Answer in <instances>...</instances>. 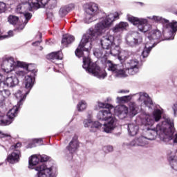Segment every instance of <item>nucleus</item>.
<instances>
[{
	"label": "nucleus",
	"instance_id": "obj_23",
	"mask_svg": "<svg viewBox=\"0 0 177 177\" xmlns=\"http://www.w3.org/2000/svg\"><path fill=\"white\" fill-rule=\"evenodd\" d=\"M20 151L15 149L12 153L7 157V161L10 162V164H16V162H19L20 161Z\"/></svg>",
	"mask_w": 177,
	"mask_h": 177
},
{
	"label": "nucleus",
	"instance_id": "obj_54",
	"mask_svg": "<svg viewBox=\"0 0 177 177\" xmlns=\"http://www.w3.org/2000/svg\"><path fill=\"white\" fill-rule=\"evenodd\" d=\"M28 3H30L31 0H28Z\"/></svg>",
	"mask_w": 177,
	"mask_h": 177
},
{
	"label": "nucleus",
	"instance_id": "obj_13",
	"mask_svg": "<svg viewBox=\"0 0 177 177\" xmlns=\"http://www.w3.org/2000/svg\"><path fill=\"white\" fill-rule=\"evenodd\" d=\"M12 75L6 76L5 74L0 73V84H3L8 88H15L19 85V78H24V77L16 76V73L12 72Z\"/></svg>",
	"mask_w": 177,
	"mask_h": 177
},
{
	"label": "nucleus",
	"instance_id": "obj_33",
	"mask_svg": "<svg viewBox=\"0 0 177 177\" xmlns=\"http://www.w3.org/2000/svg\"><path fill=\"white\" fill-rule=\"evenodd\" d=\"M169 161L170 162L171 167L174 171H177V157L176 156H171L169 158Z\"/></svg>",
	"mask_w": 177,
	"mask_h": 177
},
{
	"label": "nucleus",
	"instance_id": "obj_37",
	"mask_svg": "<svg viewBox=\"0 0 177 177\" xmlns=\"http://www.w3.org/2000/svg\"><path fill=\"white\" fill-rule=\"evenodd\" d=\"M97 106L100 109H114V106H111L110 104H106V103L100 102H98Z\"/></svg>",
	"mask_w": 177,
	"mask_h": 177
},
{
	"label": "nucleus",
	"instance_id": "obj_12",
	"mask_svg": "<svg viewBox=\"0 0 177 177\" xmlns=\"http://www.w3.org/2000/svg\"><path fill=\"white\" fill-rule=\"evenodd\" d=\"M127 20L132 23L133 26H137L139 31L141 32H147L151 30V25L149 24L147 19L138 18L132 15H127Z\"/></svg>",
	"mask_w": 177,
	"mask_h": 177
},
{
	"label": "nucleus",
	"instance_id": "obj_29",
	"mask_svg": "<svg viewBox=\"0 0 177 177\" xmlns=\"http://www.w3.org/2000/svg\"><path fill=\"white\" fill-rule=\"evenodd\" d=\"M153 48H154V46H153V44H150V43H147V41H145V46L141 54L142 57L143 58L147 57Z\"/></svg>",
	"mask_w": 177,
	"mask_h": 177
},
{
	"label": "nucleus",
	"instance_id": "obj_18",
	"mask_svg": "<svg viewBox=\"0 0 177 177\" xmlns=\"http://www.w3.org/2000/svg\"><path fill=\"white\" fill-rule=\"evenodd\" d=\"M114 44V36L110 33H106L100 39V44L103 49L109 50Z\"/></svg>",
	"mask_w": 177,
	"mask_h": 177
},
{
	"label": "nucleus",
	"instance_id": "obj_8",
	"mask_svg": "<svg viewBox=\"0 0 177 177\" xmlns=\"http://www.w3.org/2000/svg\"><path fill=\"white\" fill-rule=\"evenodd\" d=\"M162 115V109H156L153 110L151 115L143 112L140 115V118L142 125L145 127H153L154 122H158L161 120Z\"/></svg>",
	"mask_w": 177,
	"mask_h": 177
},
{
	"label": "nucleus",
	"instance_id": "obj_51",
	"mask_svg": "<svg viewBox=\"0 0 177 177\" xmlns=\"http://www.w3.org/2000/svg\"><path fill=\"white\" fill-rule=\"evenodd\" d=\"M0 138H10V136L8 134H4L0 133Z\"/></svg>",
	"mask_w": 177,
	"mask_h": 177
},
{
	"label": "nucleus",
	"instance_id": "obj_44",
	"mask_svg": "<svg viewBox=\"0 0 177 177\" xmlns=\"http://www.w3.org/2000/svg\"><path fill=\"white\" fill-rule=\"evenodd\" d=\"M39 158L41 162H45L49 160V156L46 155H39Z\"/></svg>",
	"mask_w": 177,
	"mask_h": 177
},
{
	"label": "nucleus",
	"instance_id": "obj_52",
	"mask_svg": "<svg viewBox=\"0 0 177 177\" xmlns=\"http://www.w3.org/2000/svg\"><path fill=\"white\" fill-rule=\"evenodd\" d=\"M39 44H41V41H37L34 43H32L33 46H38V45H39Z\"/></svg>",
	"mask_w": 177,
	"mask_h": 177
},
{
	"label": "nucleus",
	"instance_id": "obj_20",
	"mask_svg": "<svg viewBox=\"0 0 177 177\" xmlns=\"http://www.w3.org/2000/svg\"><path fill=\"white\" fill-rule=\"evenodd\" d=\"M93 55L97 59H102V62H104L105 66L106 65L107 62H110V60L107 59L108 55H107V50H106V48H103L102 47V48H96L93 51ZM106 67L107 68V66H106Z\"/></svg>",
	"mask_w": 177,
	"mask_h": 177
},
{
	"label": "nucleus",
	"instance_id": "obj_41",
	"mask_svg": "<svg viewBox=\"0 0 177 177\" xmlns=\"http://www.w3.org/2000/svg\"><path fill=\"white\" fill-rule=\"evenodd\" d=\"M67 13H68V11L67 10L66 6L62 7L59 11V15L61 17H64V16H66Z\"/></svg>",
	"mask_w": 177,
	"mask_h": 177
},
{
	"label": "nucleus",
	"instance_id": "obj_38",
	"mask_svg": "<svg viewBox=\"0 0 177 177\" xmlns=\"http://www.w3.org/2000/svg\"><path fill=\"white\" fill-rule=\"evenodd\" d=\"M39 142H42V139L39 138L32 140V141L28 144V148L32 149V147H35V145H37V143H39Z\"/></svg>",
	"mask_w": 177,
	"mask_h": 177
},
{
	"label": "nucleus",
	"instance_id": "obj_21",
	"mask_svg": "<svg viewBox=\"0 0 177 177\" xmlns=\"http://www.w3.org/2000/svg\"><path fill=\"white\" fill-rule=\"evenodd\" d=\"M147 139L145 136H140L138 138L134 139L133 141L131 142L130 144L128 143H123V147H125V146H146L147 145Z\"/></svg>",
	"mask_w": 177,
	"mask_h": 177
},
{
	"label": "nucleus",
	"instance_id": "obj_28",
	"mask_svg": "<svg viewBox=\"0 0 177 177\" xmlns=\"http://www.w3.org/2000/svg\"><path fill=\"white\" fill-rule=\"evenodd\" d=\"M48 60H62L63 59V53L61 51L51 53L46 57Z\"/></svg>",
	"mask_w": 177,
	"mask_h": 177
},
{
	"label": "nucleus",
	"instance_id": "obj_26",
	"mask_svg": "<svg viewBox=\"0 0 177 177\" xmlns=\"http://www.w3.org/2000/svg\"><path fill=\"white\" fill-rule=\"evenodd\" d=\"M11 93L10 91L8 89H3L0 91V107H2L3 104H5V102L9 96H10Z\"/></svg>",
	"mask_w": 177,
	"mask_h": 177
},
{
	"label": "nucleus",
	"instance_id": "obj_43",
	"mask_svg": "<svg viewBox=\"0 0 177 177\" xmlns=\"http://www.w3.org/2000/svg\"><path fill=\"white\" fill-rule=\"evenodd\" d=\"M84 126L85 128H89V127H92V120L91 119H87L84 121Z\"/></svg>",
	"mask_w": 177,
	"mask_h": 177
},
{
	"label": "nucleus",
	"instance_id": "obj_10",
	"mask_svg": "<svg viewBox=\"0 0 177 177\" xmlns=\"http://www.w3.org/2000/svg\"><path fill=\"white\" fill-rule=\"evenodd\" d=\"M34 81H35V79L34 78V77L30 76V75L25 76L24 85L26 89V91L24 93L19 90L15 93V97L19 100L17 103V106H21L23 104V102L26 100V97H27V95L30 93V91H31V89L32 88V86H34Z\"/></svg>",
	"mask_w": 177,
	"mask_h": 177
},
{
	"label": "nucleus",
	"instance_id": "obj_3",
	"mask_svg": "<svg viewBox=\"0 0 177 177\" xmlns=\"http://www.w3.org/2000/svg\"><path fill=\"white\" fill-rule=\"evenodd\" d=\"M113 110L114 111L115 115L119 117L120 120L125 118L128 115V107L124 105H120L115 108L113 107L112 109L111 108H108L100 110L97 115V118L100 121H106L102 127V129L106 133H111L115 128L116 120L113 116Z\"/></svg>",
	"mask_w": 177,
	"mask_h": 177
},
{
	"label": "nucleus",
	"instance_id": "obj_40",
	"mask_svg": "<svg viewBox=\"0 0 177 177\" xmlns=\"http://www.w3.org/2000/svg\"><path fill=\"white\" fill-rule=\"evenodd\" d=\"M8 9V7L6 6V3L0 1V15H2V13H5Z\"/></svg>",
	"mask_w": 177,
	"mask_h": 177
},
{
	"label": "nucleus",
	"instance_id": "obj_22",
	"mask_svg": "<svg viewBox=\"0 0 177 177\" xmlns=\"http://www.w3.org/2000/svg\"><path fill=\"white\" fill-rule=\"evenodd\" d=\"M129 26V25L127 22L121 21L112 28L111 31L114 34H121V32L125 31V30L128 28Z\"/></svg>",
	"mask_w": 177,
	"mask_h": 177
},
{
	"label": "nucleus",
	"instance_id": "obj_47",
	"mask_svg": "<svg viewBox=\"0 0 177 177\" xmlns=\"http://www.w3.org/2000/svg\"><path fill=\"white\" fill-rule=\"evenodd\" d=\"M65 8H66V10L68 12H71V10H73L75 8V5L74 3L68 4V6H66Z\"/></svg>",
	"mask_w": 177,
	"mask_h": 177
},
{
	"label": "nucleus",
	"instance_id": "obj_57",
	"mask_svg": "<svg viewBox=\"0 0 177 177\" xmlns=\"http://www.w3.org/2000/svg\"><path fill=\"white\" fill-rule=\"evenodd\" d=\"M0 165H2V164L0 163Z\"/></svg>",
	"mask_w": 177,
	"mask_h": 177
},
{
	"label": "nucleus",
	"instance_id": "obj_39",
	"mask_svg": "<svg viewBox=\"0 0 177 177\" xmlns=\"http://www.w3.org/2000/svg\"><path fill=\"white\" fill-rule=\"evenodd\" d=\"M53 63H55L56 64V66H55L54 68V71L60 73L62 70H63V67H64L63 64L62 63L57 64L56 61H53Z\"/></svg>",
	"mask_w": 177,
	"mask_h": 177
},
{
	"label": "nucleus",
	"instance_id": "obj_25",
	"mask_svg": "<svg viewBox=\"0 0 177 177\" xmlns=\"http://www.w3.org/2000/svg\"><path fill=\"white\" fill-rule=\"evenodd\" d=\"M20 106L16 105L13 106L12 109H10L8 112L7 115H5L6 117H7V120H10V124H12L13 119L15 117H16L19 113V109Z\"/></svg>",
	"mask_w": 177,
	"mask_h": 177
},
{
	"label": "nucleus",
	"instance_id": "obj_27",
	"mask_svg": "<svg viewBox=\"0 0 177 177\" xmlns=\"http://www.w3.org/2000/svg\"><path fill=\"white\" fill-rule=\"evenodd\" d=\"M128 132L130 136H135L139 132V126L135 123H130L128 124Z\"/></svg>",
	"mask_w": 177,
	"mask_h": 177
},
{
	"label": "nucleus",
	"instance_id": "obj_17",
	"mask_svg": "<svg viewBox=\"0 0 177 177\" xmlns=\"http://www.w3.org/2000/svg\"><path fill=\"white\" fill-rule=\"evenodd\" d=\"M143 38L138 32H133L132 34L128 35L126 38V42L129 46H136L142 44Z\"/></svg>",
	"mask_w": 177,
	"mask_h": 177
},
{
	"label": "nucleus",
	"instance_id": "obj_16",
	"mask_svg": "<svg viewBox=\"0 0 177 177\" xmlns=\"http://www.w3.org/2000/svg\"><path fill=\"white\" fill-rule=\"evenodd\" d=\"M161 38V31L158 30H153L148 33L147 37L145 39L146 42L153 46H156L158 44V39Z\"/></svg>",
	"mask_w": 177,
	"mask_h": 177
},
{
	"label": "nucleus",
	"instance_id": "obj_35",
	"mask_svg": "<svg viewBox=\"0 0 177 177\" xmlns=\"http://www.w3.org/2000/svg\"><path fill=\"white\" fill-rule=\"evenodd\" d=\"M10 120H8V116H6L5 115H0V125H10Z\"/></svg>",
	"mask_w": 177,
	"mask_h": 177
},
{
	"label": "nucleus",
	"instance_id": "obj_2",
	"mask_svg": "<svg viewBox=\"0 0 177 177\" xmlns=\"http://www.w3.org/2000/svg\"><path fill=\"white\" fill-rule=\"evenodd\" d=\"M57 5V0H30V3H21L17 6L16 12L19 13V15H23V18L24 19L23 24H21L17 30L18 31H21L26 27V24L28 23L29 20L31 19L32 15L29 11L32 10V9H39V8H48V9H53L56 8Z\"/></svg>",
	"mask_w": 177,
	"mask_h": 177
},
{
	"label": "nucleus",
	"instance_id": "obj_1",
	"mask_svg": "<svg viewBox=\"0 0 177 177\" xmlns=\"http://www.w3.org/2000/svg\"><path fill=\"white\" fill-rule=\"evenodd\" d=\"M122 15L121 12L110 13L102 18V21L97 24L94 28H89L86 33L83 35L80 44L75 52L77 57H83V68L88 74L100 80H104L107 77V73L104 69L100 68L96 63H92L91 58H89V50L92 49V45L97 39V37L105 32L106 30H109Z\"/></svg>",
	"mask_w": 177,
	"mask_h": 177
},
{
	"label": "nucleus",
	"instance_id": "obj_30",
	"mask_svg": "<svg viewBox=\"0 0 177 177\" xmlns=\"http://www.w3.org/2000/svg\"><path fill=\"white\" fill-rule=\"evenodd\" d=\"M74 42V37L71 35H65L63 36L62 44L64 46H68L70 44Z\"/></svg>",
	"mask_w": 177,
	"mask_h": 177
},
{
	"label": "nucleus",
	"instance_id": "obj_56",
	"mask_svg": "<svg viewBox=\"0 0 177 177\" xmlns=\"http://www.w3.org/2000/svg\"><path fill=\"white\" fill-rule=\"evenodd\" d=\"M39 38H41V34H39Z\"/></svg>",
	"mask_w": 177,
	"mask_h": 177
},
{
	"label": "nucleus",
	"instance_id": "obj_4",
	"mask_svg": "<svg viewBox=\"0 0 177 177\" xmlns=\"http://www.w3.org/2000/svg\"><path fill=\"white\" fill-rule=\"evenodd\" d=\"M30 64L21 61H15L12 56L5 55L2 58L1 69L4 73H15L17 77H26L31 70Z\"/></svg>",
	"mask_w": 177,
	"mask_h": 177
},
{
	"label": "nucleus",
	"instance_id": "obj_24",
	"mask_svg": "<svg viewBox=\"0 0 177 177\" xmlns=\"http://www.w3.org/2000/svg\"><path fill=\"white\" fill-rule=\"evenodd\" d=\"M78 147H80L78 138L77 137H74L69 142V145L67 146L66 149L70 153H71V154H73V153H75V151L78 150Z\"/></svg>",
	"mask_w": 177,
	"mask_h": 177
},
{
	"label": "nucleus",
	"instance_id": "obj_48",
	"mask_svg": "<svg viewBox=\"0 0 177 177\" xmlns=\"http://www.w3.org/2000/svg\"><path fill=\"white\" fill-rule=\"evenodd\" d=\"M20 147H21V143L20 142H17V144L11 146L12 150H14V149H15L16 150H19L17 149H20Z\"/></svg>",
	"mask_w": 177,
	"mask_h": 177
},
{
	"label": "nucleus",
	"instance_id": "obj_45",
	"mask_svg": "<svg viewBox=\"0 0 177 177\" xmlns=\"http://www.w3.org/2000/svg\"><path fill=\"white\" fill-rule=\"evenodd\" d=\"M171 109L173 110L174 117H177V102L172 104Z\"/></svg>",
	"mask_w": 177,
	"mask_h": 177
},
{
	"label": "nucleus",
	"instance_id": "obj_31",
	"mask_svg": "<svg viewBox=\"0 0 177 177\" xmlns=\"http://www.w3.org/2000/svg\"><path fill=\"white\" fill-rule=\"evenodd\" d=\"M135 95H125L122 97H118L116 98L117 102L120 104L128 103V102H131L132 100V97H133Z\"/></svg>",
	"mask_w": 177,
	"mask_h": 177
},
{
	"label": "nucleus",
	"instance_id": "obj_46",
	"mask_svg": "<svg viewBox=\"0 0 177 177\" xmlns=\"http://www.w3.org/2000/svg\"><path fill=\"white\" fill-rule=\"evenodd\" d=\"M103 150L104 151H105V153H111V151H113V146L108 145V146L104 147Z\"/></svg>",
	"mask_w": 177,
	"mask_h": 177
},
{
	"label": "nucleus",
	"instance_id": "obj_11",
	"mask_svg": "<svg viewBox=\"0 0 177 177\" xmlns=\"http://www.w3.org/2000/svg\"><path fill=\"white\" fill-rule=\"evenodd\" d=\"M99 12V6L95 3H88L84 6V23L89 24L96 20L95 17Z\"/></svg>",
	"mask_w": 177,
	"mask_h": 177
},
{
	"label": "nucleus",
	"instance_id": "obj_42",
	"mask_svg": "<svg viewBox=\"0 0 177 177\" xmlns=\"http://www.w3.org/2000/svg\"><path fill=\"white\" fill-rule=\"evenodd\" d=\"M102 127V124L97 121L93 122L91 124V129H97V128H100Z\"/></svg>",
	"mask_w": 177,
	"mask_h": 177
},
{
	"label": "nucleus",
	"instance_id": "obj_5",
	"mask_svg": "<svg viewBox=\"0 0 177 177\" xmlns=\"http://www.w3.org/2000/svg\"><path fill=\"white\" fill-rule=\"evenodd\" d=\"M106 68L108 71H111L115 77L119 78L128 77V75H135L139 73V59L134 57L128 61L126 64V68L113 63L111 61H106Z\"/></svg>",
	"mask_w": 177,
	"mask_h": 177
},
{
	"label": "nucleus",
	"instance_id": "obj_55",
	"mask_svg": "<svg viewBox=\"0 0 177 177\" xmlns=\"http://www.w3.org/2000/svg\"><path fill=\"white\" fill-rule=\"evenodd\" d=\"M91 131H93V132H95V131H96V130H92V129H91Z\"/></svg>",
	"mask_w": 177,
	"mask_h": 177
},
{
	"label": "nucleus",
	"instance_id": "obj_19",
	"mask_svg": "<svg viewBox=\"0 0 177 177\" xmlns=\"http://www.w3.org/2000/svg\"><path fill=\"white\" fill-rule=\"evenodd\" d=\"M136 96H138V102H140L141 104H145L147 106V107H149V109H153V101L151 100V98H150V96H149V94L147 93H138L136 94Z\"/></svg>",
	"mask_w": 177,
	"mask_h": 177
},
{
	"label": "nucleus",
	"instance_id": "obj_50",
	"mask_svg": "<svg viewBox=\"0 0 177 177\" xmlns=\"http://www.w3.org/2000/svg\"><path fill=\"white\" fill-rule=\"evenodd\" d=\"M118 93H129V90H120L118 91Z\"/></svg>",
	"mask_w": 177,
	"mask_h": 177
},
{
	"label": "nucleus",
	"instance_id": "obj_32",
	"mask_svg": "<svg viewBox=\"0 0 177 177\" xmlns=\"http://www.w3.org/2000/svg\"><path fill=\"white\" fill-rule=\"evenodd\" d=\"M129 114L132 117H134V115H136L138 114V105L133 102H131L129 104Z\"/></svg>",
	"mask_w": 177,
	"mask_h": 177
},
{
	"label": "nucleus",
	"instance_id": "obj_34",
	"mask_svg": "<svg viewBox=\"0 0 177 177\" xmlns=\"http://www.w3.org/2000/svg\"><path fill=\"white\" fill-rule=\"evenodd\" d=\"M86 107H88V103L84 100L80 101L77 105L78 111H84V110H86Z\"/></svg>",
	"mask_w": 177,
	"mask_h": 177
},
{
	"label": "nucleus",
	"instance_id": "obj_9",
	"mask_svg": "<svg viewBox=\"0 0 177 177\" xmlns=\"http://www.w3.org/2000/svg\"><path fill=\"white\" fill-rule=\"evenodd\" d=\"M147 19L151 20L152 21H155V23H161L162 24H166L167 30H170L169 35L170 37H167L166 39L171 40L174 39L175 37V32L177 31V21H173L169 23L168 19H165L162 18V17L152 15L149 17H147Z\"/></svg>",
	"mask_w": 177,
	"mask_h": 177
},
{
	"label": "nucleus",
	"instance_id": "obj_7",
	"mask_svg": "<svg viewBox=\"0 0 177 177\" xmlns=\"http://www.w3.org/2000/svg\"><path fill=\"white\" fill-rule=\"evenodd\" d=\"M167 126V119H165L160 123L158 124L156 129H147L145 131L144 135L147 140H154L159 136L160 140L163 142H168V138H166L165 128Z\"/></svg>",
	"mask_w": 177,
	"mask_h": 177
},
{
	"label": "nucleus",
	"instance_id": "obj_15",
	"mask_svg": "<svg viewBox=\"0 0 177 177\" xmlns=\"http://www.w3.org/2000/svg\"><path fill=\"white\" fill-rule=\"evenodd\" d=\"M106 55L109 56L111 55L112 56H118V59L120 60H125L127 58V52L120 51V46H115L114 43L111 46L110 49L106 50Z\"/></svg>",
	"mask_w": 177,
	"mask_h": 177
},
{
	"label": "nucleus",
	"instance_id": "obj_36",
	"mask_svg": "<svg viewBox=\"0 0 177 177\" xmlns=\"http://www.w3.org/2000/svg\"><path fill=\"white\" fill-rule=\"evenodd\" d=\"M8 21L10 23V24L15 26L17 23H19V17L15 15H10L8 17Z\"/></svg>",
	"mask_w": 177,
	"mask_h": 177
},
{
	"label": "nucleus",
	"instance_id": "obj_14",
	"mask_svg": "<svg viewBox=\"0 0 177 177\" xmlns=\"http://www.w3.org/2000/svg\"><path fill=\"white\" fill-rule=\"evenodd\" d=\"M166 122L165 138L167 139V141L164 142L168 143L172 140L174 143H177V133L174 134V131H175V129L174 128V120L167 119Z\"/></svg>",
	"mask_w": 177,
	"mask_h": 177
},
{
	"label": "nucleus",
	"instance_id": "obj_6",
	"mask_svg": "<svg viewBox=\"0 0 177 177\" xmlns=\"http://www.w3.org/2000/svg\"><path fill=\"white\" fill-rule=\"evenodd\" d=\"M39 161V155H33L29 158V168L30 169H35L37 172L35 177L57 176V169L56 167L54 166L49 167L45 164L38 165Z\"/></svg>",
	"mask_w": 177,
	"mask_h": 177
},
{
	"label": "nucleus",
	"instance_id": "obj_49",
	"mask_svg": "<svg viewBox=\"0 0 177 177\" xmlns=\"http://www.w3.org/2000/svg\"><path fill=\"white\" fill-rule=\"evenodd\" d=\"M6 38H8V36L2 35V32L0 30V41H2V39H6Z\"/></svg>",
	"mask_w": 177,
	"mask_h": 177
},
{
	"label": "nucleus",
	"instance_id": "obj_53",
	"mask_svg": "<svg viewBox=\"0 0 177 177\" xmlns=\"http://www.w3.org/2000/svg\"><path fill=\"white\" fill-rule=\"evenodd\" d=\"M6 36H7V38H8V37H13V31L10 30L8 32V35H6Z\"/></svg>",
	"mask_w": 177,
	"mask_h": 177
}]
</instances>
